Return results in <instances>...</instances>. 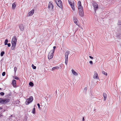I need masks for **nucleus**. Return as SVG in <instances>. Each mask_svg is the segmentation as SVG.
Segmentation results:
<instances>
[{"label":"nucleus","instance_id":"1","mask_svg":"<svg viewBox=\"0 0 121 121\" xmlns=\"http://www.w3.org/2000/svg\"><path fill=\"white\" fill-rule=\"evenodd\" d=\"M10 99L9 98L3 99L0 98V103L4 104H8L10 101Z\"/></svg>","mask_w":121,"mask_h":121},{"label":"nucleus","instance_id":"2","mask_svg":"<svg viewBox=\"0 0 121 121\" xmlns=\"http://www.w3.org/2000/svg\"><path fill=\"white\" fill-rule=\"evenodd\" d=\"M68 0L72 9L74 11L75 10L74 2L72 0Z\"/></svg>","mask_w":121,"mask_h":121},{"label":"nucleus","instance_id":"3","mask_svg":"<svg viewBox=\"0 0 121 121\" xmlns=\"http://www.w3.org/2000/svg\"><path fill=\"white\" fill-rule=\"evenodd\" d=\"M33 99V97L32 96H30L29 98L26 99L25 104L26 105L29 104L32 101Z\"/></svg>","mask_w":121,"mask_h":121},{"label":"nucleus","instance_id":"4","mask_svg":"<svg viewBox=\"0 0 121 121\" xmlns=\"http://www.w3.org/2000/svg\"><path fill=\"white\" fill-rule=\"evenodd\" d=\"M57 5L60 8L62 7V2L60 0H55Z\"/></svg>","mask_w":121,"mask_h":121},{"label":"nucleus","instance_id":"5","mask_svg":"<svg viewBox=\"0 0 121 121\" xmlns=\"http://www.w3.org/2000/svg\"><path fill=\"white\" fill-rule=\"evenodd\" d=\"M69 51H67L65 54V63L66 65H67L68 63V56L69 54Z\"/></svg>","mask_w":121,"mask_h":121},{"label":"nucleus","instance_id":"6","mask_svg":"<svg viewBox=\"0 0 121 121\" xmlns=\"http://www.w3.org/2000/svg\"><path fill=\"white\" fill-rule=\"evenodd\" d=\"M54 52V50L53 52L51 51L49 53L48 56V59H51L53 58Z\"/></svg>","mask_w":121,"mask_h":121},{"label":"nucleus","instance_id":"7","mask_svg":"<svg viewBox=\"0 0 121 121\" xmlns=\"http://www.w3.org/2000/svg\"><path fill=\"white\" fill-rule=\"evenodd\" d=\"M78 6L79 10H83V8L81 2L79 1L78 3Z\"/></svg>","mask_w":121,"mask_h":121},{"label":"nucleus","instance_id":"8","mask_svg":"<svg viewBox=\"0 0 121 121\" xmlns=\"http://www.w3.org/2000/svg\"><path fill=\"white\" fill-rule=\"evenodd\" d=\"M17 41V37L16 36H14L12 38V44H16Z\"/></svg>","mask_w":121,"mask_h":121},{"label":"nucleus","instance_id":"9","mask_svg":"<svg viewBox=\"0 0 121 121\" xmlns=\"http://www.w3.org/2000/svg\"><path fill=\"white\" fill-rule=\"evenodd\" d=\"M93 5L95 11L96 12V10L98 8V5L96 3L94 2L93 3Z\"/></svg>","mask_w":121,"mask_h":121},{"label":"nucleus","instance_id":"10","mask_svg":"<svg viewBox=\"0 0 121 121\" xmlns=\"http://www.w3.org/2000/svg\"><path fill=\"white\" fill-rule=\"evenodd\" d=\"M93 78L94 79H99V78L97 73L95 71L94 72V74L93 76Z\"/></svg>","mask_w":121,"mask_h":121},{"label":"nucleus","instance_id":"11","mask_svg":"<svg viewBox=\"0 0 121 121\" xmlns=\"http://www.w3.org/2000/svg\"><path fill=\"white\" fill-rule=\"evenodd\" d=\"M53 7V5L51 2H50L49 3L48 8L50 9H52Z\"/></svg>","mask_w":121,"mask_h":121},{"label":"nucleus","instance_id":"12","mask_svg":"<svg viewBox=\"0 0 121 121\" xmlns=\"http://www.w3.org/2000/svg\"><path fill=\"white\" fill-rule=\"evenodd\" d=\"M34 11V10L33 9L29 12L28 14V16H32L33 14Z\"/></svg>","mask_w":121,"mask_h":121},{"label":"nucleus","instance_id":"13","mask_svg":"<svg viewBox=\"0 0 121 121\" xmlns=\"http://www.w3.org/2000/svg\"><path fill=\"white\" fill-rule=\"evenodd\" d=\"M79 13L80 16L82 17L84 16L83 10H79Z\"/></svg>","mask_w":121,"mask_h":121},{"label":"nucleus","instance_id":"14","mask_svg":"<svg viewBox=\"0 0 121 121\" xmlns=\"http://www.w3.org/2000/svg\"><path fill=\"white\" fill-rule=\"evenodd\" d=\"M19 28L21 30L23 31L24 29L23 25L22 24H21L20 25Z\"/></svg>","mask_w":121,"mask_h":121},{"label":"nucleus","instance_id":"15","mask_svg":"<svg viewBox=\"0 0 121 121\" xmlns=\"http://www.w3.org/2000/svg\"><path fill=\"white\" fill-rule=\"evenodd\" d=\"M12 83L13 86L14 87L16 86V81L15 80H13L12 81Z\"/></svg>","mask_w":121,"mask_h":121},{"label":"nucleus","instance_id":"16","mask_svg":"<svg viewBox=\"0 0 121 121\" xmlns=\"http://www.w3.org/2000/svg\"><path fill=\"white\" fill-rule=\"evenodd\" d=\"M72 72L73 75L76 76L78 75V73L76 72L74 70L72 69Z\"/></svg>","mask_w":121,"mask_h":121},{"label":"nucleus","instance_id":"17","mask_svg":"<svg viewBox=\"0 0 121 121\" xmlns=\"http://www.w3.org/2000/svg\"><path fill=\"white\" fill-rule=\"evenodd\" d=\"M103 95L104 97V101H105L107 99V95L105 93H103Z\"/></svg>","mask_w":121,"mask_h":121},{"label":"nucleus","instance_id":"18","mask_svg":"<svg viewBox=\"0 0 121 121\" xmlns=\"http://www.w3.org/2000/svg\"><path fill=\"white\" fill-rule=\"evenodd\" d=\"M16 45V44H12V46L11 48L12 50H13L15 48Z\"/></svg>","mask_w":121,"mask_h":121},{"label":"nucleus","instance_id":"19","mask_svg":"<svg viewBox=\"0 0 121 121\" xmlns=\"http://www.w3.org/2000/svg\"><path fill=\"white\" fill-rule=\"evenodd\" d=\"M16 6V3L14 2L12 4V8L13 9H15Z\"/></svg>","mask_w":121,"mask_h":121},{"label":"nucleus","instance_id":"20","mask_svg":"<svg viewBox=\"0 0 121 121\" xmlns=\"http://www.w3.org/2000/svg\"><path fill=\"white\" fill-rule=\"evenodd\" d=\"M59 67L58 66H56L53 67L52 68V70H54L55 69H59Z\"/></svg>","mask_w":121,"mask_h":121},{"label":"nucleus","instance_id":"21","mask_svg":"<svg viewBox=\"0 0 121 121\" xmlns=\"http://www.w3.org/2000/svg\"><path fill=\"white\" fill-rule=\"evenodd\" d=\"M32 113L34 114H35V107L33 108L32 109Z\"/></svg>","mask_w":121,"mask_h":121},{"label":"nucleus","instance_id":"22","mask_svg":"<svg viewBox=\"0 0 121 121\" xmlns=\"http://www.w3.org/2000/svg\"><path fill=\"white\" fill-rule=\"evenodd\" d=\"M8 42V40L7 39H6L5 40V41L4 42V45H6L7 44V43Z\"/></svg>","mask_w":121,"mask_h":121},{"label":"nucleus","instance_id":"23","mask_svg":"<svg viewBox=\"0 0 121 121\" xmlns=\"http://www.w3.org/2000/svg\"><path fill=\"white\" fill-rule=\"evenodd\" d=\"M29 85L30 86H33L34 84L32 82H29Z\"/></svg>","mask_w":121,"mask_h":121},{"label":"nucleus","instance_id":"24","mask_svg":"<svg viewBox=\"0 0 121 121\" xmlns=\"http://www.w3.org/2000/svg\"><path fill=\"white\" fill-rule=\"evenodd\" d=\"M102 73L105 76H107V73L104 72V71H103L102 72Z\"/></svg>","mask_w":121,"mask_h":121},{"label":"nucleus","instance_id":"25","mask_svg":"<svg viewBox=\"0 0 121 121\" xmlns=\"http://www.w3.org/2000/svg\"><path fill=\"white\" fill-rule=\"evenodd\" d=\"M4 54V51L0 53V56H2Z\"/></svg>","mask_w":121,"mask_h":121},{"label":"nucleus","instance_id":"26","mask_svg":"<svg viewBox=\"0 0 121 121\" xmlns=\"http://www.w3.org/2000/svg\"><path fill=\"white\" fill-rule=\"evenodd\" d=\"M73 20L74 22L78 21V20L77 19V18L76 17H74L73 18Z\"/></svg>","mask_w":121,"mask_h":121},{"label":"nucleus","instance_id":"27","mask_svg":"<svg viewBox=\"0 0 121 121\" xmlns=\"http://www.w3.org/2000/svg\"><path fill=\"white\" fill-rule=\"evenodd\" d=\"M31 66L33 69H36V66H34V65L33 64H32V65Z\"/></svg>","mask_w":121,"mask_h":121},{"label":"nucleus","instance_id":"28","mask_svg":"<svg viewBox=\"0 0 121 121\" xmlns=\"http://www.w3.org/2000/svg\"><path fill=\"white\" fill-rule=\"evenodd\" d=\"M14 70L15 72V73H16V71H17V68L16 67H15L14 68Z\"/></svg>","mask_w":121,"mask_h":121},{"label":"nucleus","instance_id":"29","mask_svg":"<svg viewBox=\"0 0 121 121\" xmlns=\"http://www.w3.org/2000/svg\"><path fill=\"white\" fill-rule=\"evenodd\" d=\"M4 94V93L3 92H1L0 93V94L1 95H3Z\"/></svg>","mask_w":121,"mask_h":121},{"label":"nucleus","instance_id":"30","mask_svg":"<svg viewBox=\"0 0 121 121\" xmlns=\"http://www.w3.org/2000/svg\"><path fill=\"white\" fill-rule=\"evenodd\" d=\"M5 74V72H3L2 74V76H4Z\"/></svg>","mask_w":121,"mask_h":121},{"label":"nucleus","instance_id":"31","mask_svg":"<svg viewBox=\"0 0 121 121\" xmlns=\"http://www.w3.org/2000/svg\"><path fill=\"white\" fill-rule=\"evenodd\" d=\"M14 78L15 79H17V80H18L19 79V78L18 77H17V76H15L14 77Z\"/></svg>","mask_w":121,"mask_h":121},{"label":"nucleus","instance_id":"32","mask_svg":"<svg viewBox=\"0 0 121 121\" xmlns=\"http://www.w3.org/2000/svg\"><path fill=\"white\" fill-rule=\"evenodd\" d=\"M8 47H10L11 46V44L10 43H9L7 44Z\"/></svg>","mask_w":121,"mask_h":121},{"label":"nucleus","instance_id":"33","mask_svg":"<svg viewBox=\"0 0 121 121\" xmlns=\"http://www.w3.org/2000/svg\"><path fill=\"white\" fill-rule=\"evenodd\" d=\"M89 63L91 64H93V62L92 61H89Z\"/></svg>","mask_w":121,"mask_h":121},{"label":"nucleus","instance_id":"34","mask_svg":"<svg viewBox=\"0 0 121 121\" xmlns=\"http://www.w3.org/2000/svg\"><path fill=\"white\" fill-rule=\"evenodd\" d=\"M37 105L38 107L39 108H40V105L39 104H38Z\"/></svg>","mask_w":121,"mask_h":121},{"label":"nucleus","instance_id":"35","mask_svg":"<svg viewBox=\"0 0 121 121\" xmlns=\"http://www.w3.org/2000/svg\"><path fill=\"white\" fill-rule=\"evenodd\" d=\"M78 21H76L75 22H74V23L76 24L77 25H78Z\"/></svg>","mask_w":121,"mask_h":121},{"label":"nucleus","instance_id":"36","mask_svg":"<svg viewBox=\"0 0 121 121\" xmlns=\"http://www.w3.org/2000/svg\"><path fill=\"white\" fill-rule=\"evenodd\" d=\"M89 57H90L91 59H93V57H92V56H89Z\"/></svg>","mask_w":121,"mask_h":121},{"label":"nucleus","instance_id":"37","mask_svg":"<svg viewBox=\"0 0 121 121\" xmlns=\"http://www.w3.org/2000/svg\"><path fill=\"white\" fill-rule=\"evenodd\" d=\"M56 48V47L55 46H54L53 47V48L54 50Z\"/></svg>","mask_w":121,"mask_h":121},{"label":"nucleus","instance_id":"38","mask_svg":"<svg viewBox=\"0 0 121 121\" xmlns=\"http://www.w3.org/2000/svg\"><path fill=\"white\" fill-rule=\"evenodd\" d=\"M84 89L86 90H87V88L86 87Z\"/></svg>","mask_w":121,"mask_h":121},{"label":"nucleus","instance_id":"39","mask_svg":"<svg viewBox=\"0 0 121 121\" xmlns=\"http://www.w3.org/2000/svg\"><path fill=\"white\" fill-rule=\"evenodd\" d=\"M82 120H83V121H84V117H83V118Z\"/></svg>","mask_w":121,"mask_h":121},{"label":"nucleus","instance_id":"40","mask_svg":"<svg viewBox=\"0 0 121 121\" xmlns=\"http://www.w3.org/2000/svg\"><path fill=\"white\" fill-rule=\"evenodd\" d=\"M118 24L119 25H121V24H119V23H118Z\"/></svg>","mask_w":121,"mask_h":121},{"label":"nucleus","instance_id":"41","mask_svg":"<svg viewBox=\"0 0 121 121\" xmlns=\"http://www.w3.org/2000/svg\"><path fill=\"white\" fill-rule=\"evenodd\" d=\"M2 115L1 114H0V117Z\"/></svg>","mask_w":121,"mask_h":121},{"label":"nucleus","instance_id":"42","mask_svg":"<svg viewBox=\"0 0 121 121\" xmlns=\"http://www.w3.org/2000/svg\"><path fill=\"white\" fill-rule=\"evenodd\" d=\"M1 90V88H0V90Z\"/></svg>","mask_w":121,"mask_h":121}]
</instances>
